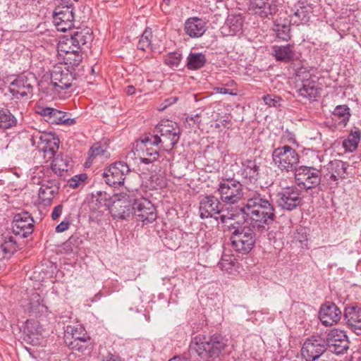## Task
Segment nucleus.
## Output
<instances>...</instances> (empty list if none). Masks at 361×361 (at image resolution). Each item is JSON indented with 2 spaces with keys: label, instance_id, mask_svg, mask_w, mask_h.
Masks as SVG:
<instances>
[{
  "label": "nucleus",
  "instance_id": "1",
  "mask_svg": "<svg viewBox=\"0 0 361 361\" xmlns=\"http://www.w3.org/2000/svg\"><path fill=\"white\" fill-rule=\"evenodd\" d=\"M240 214H246L252 227L260 233L267 231L276 218L273 204L258 192L247 200L244 207L235 208L228 211L227 214L220 216V221L227 224L229 220L235 219Z\"/></svg>",
  "mask_w": 361,
  "mask_h": 361
},
{
  "label": "nucleus",
  "instance_id": "2",
  "mask_svg": "<svg viewBox=\"0 0 361 361\" xmlns=\"http://www.w3.org/2000/svg\"><path fill=\"white\" fill-rule=\"evenodd\" d=\"M228 340L221 334H215L208 338L198 335L192 338L188 352L174 356L169 361H215L220 357L227 347Z\"/></svg>",
  "mask_w": 361,
  "mask_h": 361
},
{
  "label": "nucleus",
  "instance_id": "3",
  "mask_svg": "<svg viewBox=\"0 0 361 361\" xmlns=\"http://www.w3.org/2000/svg\"><path fill=\"white\" fill-rule=\"evenodd\" d=\"M157 134L146 136L142 143L159 147L171 152L178 143L181 130L178 124L170 120H161L155 127Z\"/></svg>",
  "mask_w": 361,
  "mask_h": 361
},
{
  "label": "nucleus",
  "instance_id": "4",
  "mask_svg": "<svg viewBox=\"0 0 361 361\" xmlns=\"http://www.w3.org/2000/svg\"><path fill=\"white\" fill-rule=\"evenodd\" d=\"M274 164L281 171L295 172L301 166L300 164V155L297 151L290 145H283L274 149L271 154Z\"/></svg>",
  "mask_w": 361,
  "mask_h": 361
},
{
  "label": "nucleus",
  "instance_id": "5",
  "mask_svg": "<svg viewBox=\"0 0 361 361\" xmlns=\"http://www.w3.org/2000/svg\"><path fill=\"white\" fill-rule=\"evenodd\" d=\"M255 228L252 226H243L234 227L231 240L233 248L242 255L248 254L256 242Z\"/></svg>",
  "mask_w": 361,
  "mask_h": 361
},
{
  "label": "nucleus",
  "instance_id": "6",
  "mask_svg": "<svg viewBox=\"0 0 361 361\" xmlns=\"http://www.w3.org/2000/svg\"><path fill=\"white\" fill-rule=\"evenodd\" d=\"M216 191L221 201L226 204H235L244 196L243 185L233 178L221 179L218 184Z\"/></svg>",
  "mask_w": 361,
  "mask_h": 361
},
{
  "label": "nucleus",
  "instance_id": "7",
  "mask_svg": "<svg viewBox=\"0 0 361 361\" xmlns=\"http://www.w3.org/2000/svg\"><path fill=\"white\" fill-rule=\"evenodd\" d=\"M276 204L282 209L293 211L302 205V191L296 185L281 188L275 194Z\"/></svg>",
  "mask_w": 361,
  "mask_h": 361
},
{
  "label": "nucleus",
  "instance_id": "8",
  "mask_svg": "<svg viewBox=\"0 0 361 361\" xmlns=\"http://www.w3.org/2000/svg\"><path fill=\"white\" fill-rule=\"evenodd\" d=\"M33 146L44 152L45 159L48 161L52 159L59 148L60 141L59 137L51 133L37 132L32 137Z\"/></svg>",
  "mask_w": 361,
  "mask_h": 361
},
{
  "label": "nucleus",
  "instance_id": "9",
  "mask_svg": "<svg viewBox=\"0 0 361 361\" xmlns=\"http://www.w3.org/2000/svg\"><path fill=\"white\" fill-rule=\"evenodd\" d=\"M37 78L32 73L18 75L9 85L8 90L12 96L19 99L28 95H33Z\"/></svg>",
  "mask_w": 361,
  "mask_h": 361
},
{
  "label": "nucleus",
  "instance_id": "10",
  "mask_svg": "<svg viewBox=\"0 0 361 361\" xmlns=\"http://www.w3.org/2000/svg\"><path fill=\"white\" fill-rule=\"evenodd\" d=\"M321 177L320 170L310 166H301L295 173V183L306 190L319 186Z\"/></svg>",
  "mask_w": 361,
  "mask_h": 361
},
{
  "label": "nucleus",
  "instance_id": "11",
  "mask_svg": "<svg viewBox=\"0 0 361 361\" xmlns=\"http://www.w3.org/2000/svg\"><path fill=\"white\" fill-rule=\"evenodd\" d=\"M326 350L325 338L320 335H313L304 342L301 348V355L306 361H314Z\"/></svg>",
  "mask_w": 361,
  "mask_h": 361
},
{
  "label": "nucleus",
  "instance_id": "12",
  "mask_svg": "<svg viewBox=\"0 0 361 361\" xmlns=\"http://www.w3.org/2000/svg\"><path fill=\"white\" fill-rule=\"evenodd\" d=\"M199 212L202 219L214 218L218 220L223 214L224 205L221 202L220 198L219 199L213 195H206L200 201Z\"/></svg>",
  "mask_w": 361,
  "mask_h": 361
},
{
  "label": "nucleus",
  "instance_id": "13",
  "mask_svg": "<svg viewBox=\"0 0 361 361\" xmlns=\"http://www.w3.org/2000/svg\"><path fill=\"white\" fill-rule=\"evenodd\" d=\"M326 350L336 354L341 355L347 352L349 348L348 336L343 330L334 328L331 329L325 338Z\"/></svg>",
  "mask_w": 361,
  "mask_h": 361
},
{
  "label": "nucleus",
  "instance_id": "14",
  "mask_svg": "<svg viewBox=\"0 0 361 361\" xmlns=\"http://www.w3.org/2000/svg\"><path fill=\"white\" fill-rule=\"evenodd\" d=\"M130 171L128 165L119 161L105 169L102 173V178L109 185L117 187L123 183L126 175Z\"/></svg>",
  "mask_w": 361,
  "mask_h": 361
},
{
  "label": "nucleus",
  "instance_id": "15",
  "mask_svg": "<svg viewBox=\"0 0 361 361\" xmlns=\"http://www.w3.org/2000/svg\"><path fill=\"white\" fill-rule=\"evenodd\" d=\"M133 214L137 221L145 224L152 223L157 219V215L154 204L145 198L135 200L133 202Z\"/></svg>",
  "mask_w": 361,
  "mask_h": 361
},
{
  "label": "nucleus",
  "instance_id": "16",
  "mask_svg": "<svg viewBox=\"0 0 361 361\" xmlns=\"http://www.w3.org/2000/svg\"><path fill=\"white\" fill-rule=\"evenodd\" d=\"M74 78L72 71L63 64L55 66L51 73V85L59 92L71 87Z\"/></svg>",
  "mask_w": 361,
  "mask_h": 361
},
{
  "label": "nucleus",
  "instance_id": "17",
  "mask_svg": "<svg viewBox=\"0 0 361 361\" xmlns=\"http://www.w3.org/2000/svg\"><path fill=\"white\" fill-rule=\"evenodd\" d=\"M35 221L28 212H21L14 215L12 222L13 233L20 238H27L34 231Z\"/></svg>",
  "mask_w": 361,
  "mask_h": 361
},
{
  "label": "nucleus",
  "instance_id": "18",
  "mask_svg": "<svg viewBox=\"0 0 361 361\" xmlns=\"http://www.w3.org/2000/svg\"><path fill=\"white\" fill-rule=\"evenodd\" d=\"M37 113L50 124L72 126L75 123V118H69L68 113L54 108L39 106Z\"/></svg>",
  "mask_w": 361,
  "mask_h": 361
},
{
  "label": "nucleus",
  "instance_id": "19",
  "mask_svg": "<svg viewBox=\"0 0 361 361\" xmlns=\"http://www.w3.org/2000/svg\"><path fill=\"white\" fill-rule=\"evenodd\" d=\"M75 14L73 9L56 6L53 13V22L58 31L65 32L74 26Z\"/></svg>",
  "mask_w": 361,
  "mask_h": 361
},
{
  "label": "nucleus",
  "instance_id": "20",
  "mask_svg": "<svg viewBox=\"0 0 361 361\" xmlns=\"http://www.w3.org/2000/svg\"><path fill=\"white\" fill-rule=\"evenodd\" d=\"M93 32L91 28L85 27L79 28L66 39V44L80 51L88 49L93 40Z\"/></svg>",
  "mask_w": 361,
  "mask_h": 361
},
{
  "label": "nucleus",
  "instance_id": "21",
  "mask_svg": "<svg viewBox=\"0 0 361 361\" xmlns=\"http://www.w3.org/2000/svg\"><path fill=\"white\" fill-rule=\"evenodd\" d=\"M290 18L294 23L305 24L310 21L313 13V4L310 0H298L290 8Z\"/></svg>",
  "mask_w": 361,
  "mask_h": 361
},
{
  "label": "nucleus",
  "instance_id": "22",
  "mask_svg": "<svg viewBox=\"0 0 361 361\" xmlns=\"http://www.w3.org/2000/svg\"><path fill=\"white\" fill-rule=\"evenodd\" d=\"M342 312L333 302L323 303L319 310V319L326 326L337 324L341 318Z\"/></svg>",
  "mask_w": 361,
  "mask_h": 361
},
{
  "label": "nucleus",
  "instance_id": "23",
  "mask_svg": "<svg viewBox=\"0 0 361 361\" xmlns=\"http://www.w3.org/2000/svg\"><path fill=\"white\" fill-rule=\"evenodd\" d=\"M250 8L262 18H271L278 11L277 0H250Z\"/></svg>",
  "mask_w": 361,
  "mask_h": 361
},
{
  "label": "nucleus",
  "instance_id": "24",
  "mask_svg": "<svg viewBox=\"0 0 361 361\" xmlns=\"http://www.w3.org/2000/svg\"><path fill=\"white\" fill-rule=\"evenodd\" d=\"M262 163L256 159H246L241 162L240 173L242 178L251 183H255L260 177Z\"/></svg>",
  "mask_w": 361,
  "mask_h": 361
},
{
  "label": "nucleus",
  "instance_id": "25",
  "mask_svg": "<svg viewBox=\"0 0 361 361\" xmlns=\"http://www.w3.org/2000/svg\"><path fill=\"white\" fill-rule=\"evenodd\" d=\"M343 318L347 326L356 334H361V306L348 305L343 312Z\"/></svg>",
  "mask_w": 361,
  "mask_h": 361
},
{
  "label": "nucleus",
  "instance_id": "26",
  "mask_svg": "<svg viewBox=\"0 0 361 361\" xmlns=\"http://www.w3.org/2000/svg\"><path fill=\"white\" fill-rule=\"evenodd\" d=\"M110 212L114 219H127L133 212V203L123 197L113 202Z\"/></svg>",
  "mask_w": 361,
  "mask_h": 361
},
{
  "label": "nucleus",
  "instance_id": "27",
  "mask_svg": "<svg viewBox=\"0 0 361 361\" xmlns=\"http://www.w3.org/2000/svg\"><path fill=\"white\" fill-rule=\"evenodd\" d=\"M245 19L241 14H229L223 27L226 35L236 36L243 33Z\"/></svg>",
  "mask_w": 361,
  "mask_h": 361
},
{
  "label": "nucleus",
  "instance_id": "28",
  "mask_svg": "<svg viewBox=\"0 0 361 361\" xmlns=\"http://www.w3.org/2000/svg\"><path fill=\"white\" fill-rule=\"evenodd\" d=\"M207 30L206 23L200 18L191 17L184 23V31L192 38H197L204 35Z\"/></svg>",
  "mask_w": 361,
  "mask_h": 361
},
{
  "label": "nucleus",
  "instance_id": "29",
  "mask_svg": "<svg viewBox=\"0 0 361 361\" xmlns=\"http://www.w3.org/2000/svg\"><path fill=\"white\" fill-rule=\"evenodd\" d=\"M51 160V169L53 172L59 176L65 178L68 171L73 167V164L70 159L67 157H64L61 154H55L54 157Z\"/></svg>",
  "mask_w": 361,
  "mask_h": 361
},
{
  "label": "nucleus",
  "instance_id": "30",
  "mask_svg": "<svg viewBox=\"0 0 361 361\" xmlns=\"http://www.w3.org/2000/svg\"><path fill=\"white\" fill-rule=\"evenodd\" d=\"M273 55L277 61L288 63L294 59L295 53L293 46L287 44L285 46L275 45L272 48Z\"/></svg>",
  "mask_w": 361,
  "mask_h": 361
},
{
  "label": "nucleus",
  "instance_id": "31",
  "mask_svg": "<svg viewBox=\"0 0 361 361\" xmlns=\"http://www.w3.org/2000/svg\"><path fill=\"white\" fill-rule=\"evenodd\" d=\"M298 95L308 100H314L319 96V88L315 81L311 80L302 83V86L297 90Z\"/></svg>",
  "mask_w": 361,
  "mask_h": 361
},
{
  "label": "nucleus",
  "instance_id": "32",
  "mask_svg": "<svg viewBox=\"0 0 361 361\" xmlns=\"http://www.w3.org/2000/svg\"><path fill=\"white\" fill-rule=\"evenodd\" d=\"M90 336L87 334L85 328L80 325H68L65 331L64 339L69 338V341H73L82 338H89Z\"/></svg>",
  "mask_w": 361,
  "mask_h": 361
},
{
  "label": "nucleus",
  "instance_id": "33",
  "mask_svg": "<svg viewBox=\"0 0 361 361\" xmlns=\"http://www.w3.org/2000/svg\"><path fill=\"white\" fill-rule=\"evenodd\" d=\"M206 61L204 54L190 52L187 58L186 67L189 70H198L204 66Z\"/></svg>",
  "mask_w": 361,
  "mask_h": 361
},
{
  "label": "nucleus",
  "instance_id": "34",
  "mask_svg": "<svg viewBox=\"0 0 361 361\" xmlns=\"http://www.w3.org/2000/svg\"><path fill=\"white\" fill-rule=\"evenodd\" d=\"M237 261L233 255L223 254L218 263L219 269L228 274H232L236 268Z\"/></svg>",
  "mask_w": 361,
  "mask_h": 361
},
{
  "label": "nucleus",
  "instance_id": "35",
  "mask_svg": "<svg viewBox=\"0 0 361 361\" xmlns=\"http://www.w3.org/2000/svg\"><path fill=\"white\" fill-rule=\"evenodd\" d=\"M17 118L8 109H0V129H9L17 125Z\"/></svg>",
  "mask_w": 361,
  "mask_h": 361
},
{
  "label": "nucleus",
  "instance_id": "36",
  "mask_svg": "<svg viewBox=\"0 0 361 361\" xmlns=\"http://www.w3.org/2000/svg\"><path fill=\"white\" fill-rule=\"evenodd\" d=\"M68 56L65 59L66 66L68 67V69L71 68V71L73 70L74 67H77L81 63L82 56L80 54V51L77 49L72 48L69 47L68 50L65 51Z\"/></svg>",
  "mask_w": 361,
  "mask_h": 361
},
{
  "label": "nucleus",
  "instance_id": "37",
  "mask_svg": "<svg viewBox=\"0 0 361 361\" xmlns=\"http://www.w3.org/2000/svg\"><path fill=\"white\" fill-rule=\"evenodd\" d=\"M69 338H65L66 345L71 350L84 353L87 350H90L91 338H82L73 341H69Z\"/></svg>",
  "mask_w": 361,
  "mask_h": 361
},
{
  "label": "nucleus",
  "instance_id": "38",
  "mask_svg": "<svg viewBox=\"0 0 361 361\" xmlns=\"http://www.w3.org/2000/svg\"><path fill=\"white\" fill-rule=\"evenodd\" d=\"M142 144L145 149H142V157H140V161L145 164H149L156 161L159 157V149L161 147H155V148H153V146L147 145L146 143Z\"/></svg>",
  "mask_w": 361,
  "mask_h": 361
},
{
  "label": "nucleus",
  "instance_id": "39",
  "mask_svg": "<svg viewBox=\"0 0 361 361\" xmlns=\"http://www.w3.org/2000/svg\"><path fill=\"white\" fill-rule=\"evenodd\" d=\"M59 186L53 185L51 186L41 185L39 190V197L43 202L49 203L58 194Z\"/></svg>",
  "mask_w": 361,
  "mask_h": 361
},
{
  "label": "nucleus",
  "instance_id": "40",
  "mask_svg": "<svg viewBox=\"0 0 361 361\" xmlns=\"http://www.w3.org/2000/svg\"><path fill=\"white\" fill-rule=\"evenodd\" d=\"M333 115L340 120L339 123L345 126L351 116L350 108L345 105H338L335 107Z\"/></svg>",
  "mask_w": 361,
  "mask_h": 361
},
{
  "label": "nucleus",
  "instance_id": "41",
  "mask_svg": "<svg viewBox=\"0 0 361 361\" xmlns=\"http://www.w3.org/2000/svg\"><path fill=\"white\" fill-rule=\"evenodd\" d=\"M182 54L179 51L169 52L163 56L165 65L172 69L178 68L182 60Z\"/></svg>",
  "mask_w": 361,
  "mask_h": 361
},
{
  "label": "nucleus",
  "instance_id": "42",
  "mask_svg": "<svg viewBox=\"0 0 361 361\" xmlns=\"http://www.w3.org/2000/svg\"><path fill=\"white\" fill-rule=\"evenodd\" d=\"M2 252L8 255H13L18 250V245L13 237L6 235L3 237V242L1 244Z\"/></svg>",
  "mask_w": 361,
  "mask_h": 361
},
{
  "label": "nucleus",
  "instance_id": "43",
  "mask_svg": "<svg viewBox=\"0 0 361 361\" xmlns=\"http://www.w3.org/2000/svg\"><path fill=\"white\" fill-rule=\"evenodd\" d=\"M360 130L357 129L355 131L352 132L348 139L343 141V147L348 151L353 152L355 150L360 140Z\"/></svg>",
  "mask_w": 361,
  "mask_h": 361
},
{
  "label": "nucleus",
  "instance_id": "44",
  "mask_svg": "<svg viewBox=\"0 0 361 361\" xmlns=\"http://www.w3.org/2000/svg\"><path fill=\"white\" fill-rule=\"evenodd\" d=\"M109 156V154L106 149L99 143H95L89 149L87 161L92 163L97 157L107 158Z\"/></svg>",
  "mask_w": 361,
  "mask_h": 361
},
{
  "label": "nucleus",
  "instance_id": "45",
  "mask_svg": "<svg viewBox=\"0 0 361 361\" xmlns=\"http://www.w3.org/2000/svg\"><path fill=\"white\" fill-rule=\"evenodd\" d=\"M152 31L150 28H147L143 32L140 39L137 43V49L142 51H145L147 48L152 46Z\"/></svg>",
  "mask_w": 361,
  "mask_h": 361
},
{
  "label": "nucleus",
  "instance_id": "46",
  "mask_svg": "<svg viewBox=\"0 0 361 361\" xmlns=\"http://www.w3.org/2000/svg\"><path fill=\"white\" fill-rule=\"evenodd\" d=\"M348 166V164L347 162L341 160H334L330 162L329 169H331V173H335L341 178H344Z\"/></svg>",
  "mask_w": 361,
  "mask_h": 361
},
{
  "label": "nucleus",
  "instance_id": "47",
  "mask_svg": "<svg viewBox=\"0 0 361 361\" xmlns=\"http://www.w3.org/2000/svg\"><path fill=\"white\" fill-rule=\"evenodd\" d=\"M79 238L75 235H71L61 246L62 250L65 254H71L73 252L74 249L78 246Z\"/></svg>",
  "mask_w": 361,
  "mask_h": 361
},
{
  "label": "nucleus",
  "instance_id": "48",
  "mask_svg": "<svg viewBox=\"0 0 361 361\" xmlns=\"http://www.w3.org/2000/svg\"><path fill=\"white\" fill-rule=\"evenodd\" d=\"M93 198L95 199L96 204L99 207L107 206L109 204L111 196L104 191H96L92 194Z\"/></svg>",
  "mask_w": 361,
  "mask_h": 361
},
{
  "label": "nucleus",
  "instance_id": "49",
  "mask_svg": "<svg viewBox=\"0 0 361 361\" xmlns=\"http://www.w3.org/2000/svg\"><path fill=\"white\" fill-rule=\"evenodd\" d=\"M262 100L266 105L270 107H281L282 98L275 94H266L262 97Z\"/></svg>",
  "mask_w": 361,
  "mask_h": 361
},
{
  "label": "nucleus",
  "instance_id": "50",
  "mask_svg": "<svg viewBox=\"0 0 361 361\" xmlns=\"http://www.w3.org/2000/svg\"><path fill=\"white\" fill-rule=\"evenodd\" d=\"M296 77L302 83L312 80H310L311 73L308 67L301 66L296 71Z\"/></svg>",
  "mask_w": 361,
  "mask_h": 361
},
{
  "label": "nucleus",
  "instance_id": "51",
  "mask_svg": "<svg viewBox=\"0 0 361 361\" xmlns=\"http://www.w3.org/2000/svg\"><path fill=\"white\" fill-rule=\"evenodd\" d=\"M86 179L87 175L85 173L75 175L68 180L69 186L71 188H76Z\"/></svg>",
  "mask_w": 361,
  "mask_h": 361
},
{
  "label": "nucleus",
  "instance_id": "52",
  "mask_svg": "<svg viewBox=\"0 0 361 361\" xmlns=\"http://www.w3.org/2000/svg\"><path fill=\"white\" fill-rule=\"evenodd\" d=\"M294 238L300 242L303 243L307 240V229L305 227L300 226L296 229V232L294 235Z\"/></svg>",
  "mask_w": 361,
  "mask_h": 361
},
{
  "label": "nucleus",
  "instance_id": "53",
  "mask_svg": "<svg viewBox=\"0 0 361 361\" xmlns=\"http://www.w3.org/2000/svg\"><path fill=\"white\" fill-rule=\"evenodd\" d=\"M20 331L29 338H31V336L34 335V329L32 326V323L29 320L23 323L20 327Z\"/></svg>",
  "mask_w": 361,
  "mask_h": 361
},
{
  "label": "nucleus",
  "instance_id": "54",
  "mask_svg": "<svg viewBox=\"0 0 361 361\" xmlns=\"http://www.w3.org/2000/svg\"><path fill=\"white\" fill-rule=\"evenodd\" d=\"M178 100L177 97H170L169 98L165 99L158 107L159 111H164L165 109H166L168 106L172 105L173 104L176 103Z\"/></svg>",
  "mask_w": 361,
  "mask_h": 361
},
{
  "label": "nucleus",
  "instance_id": "55",
  "mask_svg": "<svg viewBox=\"0 0 361 361\" xmlns=\"http://www.w3.org/2000/svg\"><path fill=\"white\" fill-rule=\"evenodd\" d=\"M59 4L56 6H61L63 9L68 8L69 9H73V3L78 1V0H57Z\"/></svg>",
  "mask_w": 361,
  "mask_h": 361
},
{
  "label": "nucleus",
  "instance_id": "56",
  "mask_svg": "<svg viewBox=\"0 0 361 361\" xmlns=\"http://www.w3.org/2000/svg\"><path fill=\"white\" fill-rule=\"evenodd\" d=\"M70 226V221L68 220H64L61 221L59 225L56 227V231L57 233H61L67 229H68Z\"/></svg>",
  "mask_w": 361,
  "mask_h": 361
},
{
  "label": "nucleus",
  "instance_id": "57",
  "mask_svg": "<svg viewBox=\"0 0 361 361\" xmlns=\"http://www.w3.org/2000/svg\"><path fill=\"white\" fill-rule=\"evenodd\" d=\"M102 361H124L120 356L108 353L106 355L103 356Z\"/></svg>",
  "mask_w": 361,
  "mask_h": 361
},
{
  "label": "nucleus",
  "instance_id": "58",
  "mask_svg": "<svg viewBox=\"0 0 361 361\" xmlns=\"http://www.w3.org/2000/svg\"><path fill=\"white\" fill-rule=\"evenodd\" d=\"M62 210H63V206L61 204H59V205L56 206L51 212V219L53 220L57 219L61 214Z\"/></svg>",
  "mask_w": 361,
  "mask_h": 361
},
{
  "label": "nucleus",
  "instance_id": "59",
  "mask_svg": "<svg viewBox=\"0 0 361 361\" xmlns=\"http://www.w3.org/2000/svg\"><path fill=\"white\" fill-rule=\"evenodd\" d=\"M214 91L216 93L222 94H230V95H235V93H233L231 90H230L228 88L223 87H214Z\"/></svg>",
  "mask_w": 361,
  "mask_h": 361
},
{
  "label": "nucleus",
  "instance_id": "60",
  "mask_svg": "<svg viewBox=\"0 0 361 361\" xmlns=\"http://www.w3.org/2000/svg\"><path fill=\"white\" fill-rule=\"evenodd\" d=\"M163 3L161 4V10L166 13L168 11V8L170 5L172 4L173 2L176 1V0H162Z\"/></svg>",
  "mask_w": 361,
  "mask_h": 361
},
{
  "label": "nucleus",
  "instance_id": "61",
  "mask_svg": "<svg viewBox=\"0 0 361 361\" xmlns=\"http://www.w3.org/2000/svg\"><path fill=\"white\" fill-rule=\"evenodd\" d=\"M186 121L188 122L192 121L193 124L200 125L201 123L200 116L198 114H196L193 116H188L186 118Z\"/></svg>",
  "mask_w": 361,
  "mask_h": 361
},
{
  "label": "nucleus",
  "instance_id": "62",
  "mask_svg": "<svg viewBox=\"0 0 361 361\" xmlns=\"http://www.w3.org/2000/svg\"><path fill=\"white\" fill-rule=\"evenodd\" d=\"M276 35L279 38H281L283 40H288L290 39V36L288 32H286L285 31H283L281 32V30H278Z\"/></svg>",
  "mask_w": 361,
  "mask_h": 361
},
{
  "label": "nucleus",
  "instance_id": "63",
  "mask_svg": "<svg viewBox=\"0 0 361 361\" xmlns=\"http://www.w3.org/2000/svg\"><path fill=\"white\" fill-rule=\"evenodd\" d=\"M53 185H57L58 186L60 187V184L59 183L58 180H46V183H43L42 185H45V186H51Z\"/></svg>",
  "mask_w": 361,
  "mask_h": 361
},
{
  "label": "nucleus",
  "instance_id": "64",
  "mask_svg": "<svg viewBox=\"0 0 361 361\" xmlns=\"http://www.w3.org/2000/svg\"><path fill=\"white\" fill-rule=\"evenodd\" d=\"M135 88L133 85H128L126 89V92L128 95H132L135 93Z\"/></svg>",
  "mask_w": 361,
  "mask_h": 361
}]
</instances>
